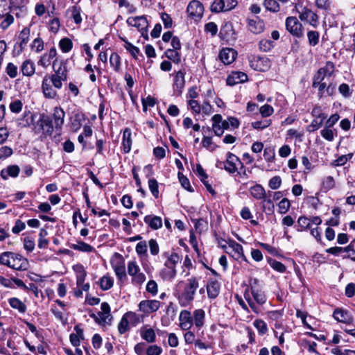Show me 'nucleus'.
Returning a JSON list of instances; mask_svg holds the SVG:
<instances>
[{
    "label": "nucleus",
    "instance_id": "f257e3e1",
    "mask_svg": "<svg viewBox=\"0 0 355 355\" xmlns=\"http://www.w3.org/2000/svg\"><path fill=\"white\" fill-rule=\"evenodd\" d=\"M0 263L16 270H26L29 266L26 258L11 252H5L1 254Z\"/></svg>",
    "mask_w": 355,
    "mask_h": 355
},
{
    "label": "nucleus",
    "instance_id": "f03ea898",
    "mask_svg": "<svg viewBox=\"0 0 355 355\" xmlns=\"http://www.w3.org/2000/svg\"><path fill=\"white\" fill-rule=\"evenodd\" d=\"M198 286V280L196 277H192L188 279L184 290L178 295V302L181 306H187L192 302Z\"/></svg>",
    "mask_w": 355,
    "mask_h": 355
},
{
    "label": "nucleus",
    "instance_id": "7ed1b4c3",
    "mask_svg": "<svg viewBox=\"0 0 355 355\" xmlns=\"http://www.w3.org/2000/svg\"><path fill=\"white\" fill-rule=\"evenodd\" d=\"M286 28L294 37L300 38L304 35L302 24L295 17H288L286 19Z\"/></svg>",
    "mask_w": 355,
    "mask_h": 355
},
{
    "label": "nucleus",
    "instance_id": "20e7f679",
    "mask_svg": "<svg viewBox=\"0 0 355 355\" xmlns=\"http://www.w3.org/2000/svg\"><path fill=\"white\" fill-rule=\"evenodd\" d=\"M238 4V0H214L210 9L213 12L229 11L234 8Z\"/></svg>",
    "mask_w": 355,
    "mask_h": 355
},
{
    "label": "nucleus",
    "instance_id": "39448f33",
    "mask_svg": "<svg viewBox=\"0 0 355 355\" xmlns=\"http://www.w3.org/2000/svg\"><path fill=\"white\" fill-rule=\"evenodd\" d=\"M227 252L237 261H247V258L243 254V248L239 243L232 241L229 243Z\"/></svg>",
    "mask_w": 355,
    "mask_h": 355
},
{
    "label": "nucleus",
    "instance_id": "423d86ee",
    "mask_svg": "<svg viewBox=\"0 0 355 355\" xmlns=\"http://www.w3.org/2000/svg\"><path fill=\"white\" fill-rule=\"evenodd\" d=\"M187 10L190 17L197 19L202 17L204 7L199 1L193 0L189 3Z\"/></svg>",
    "mask_w": 355,
    "mask_h": 355
},
{
    "label": "nucleus",
    "instance_id": "0eeeda50",
    "mask_svg": "<svg viewBox=\"0 0 355 355\" xmlns=\"http://www.w3.org/2000/svg\"><path fill=\"white\" fill-rule=\"evenodd\" d=\"M160 307V302L155 300H142L139 304V309L140 311L149 314L157 311Z\"/></svg>",
    "mask_w": 355,
    "mask_h": 355
},
{
    "label": "nucleus",
    "instance_id": "6e6552de",
    "mask_svg": "<svg viewBox=\"0 0 355 355\" xmlns=\"http://www.w3.org/2000/svg\"><path fill=\"white\" fill-rule=\"evenodd\" d=\"M238 164H240L241 167H243V164L239 158L235 155L228 153L227 154L226 161L223 162L224 168L229 173H234L238 169Z\"/></svg>",
    "mask_w": 355,
    "mask_h": 355
},
{
    "label": "nucleus",
    "instance_id": "1a4fd4ad",
    "mask_svg": "<svg viewBox=\"0 0 355 355\" xmlns=\"http://www.w3.org/2000/svg\"><path fill=\"white\" fill-rule=\"evenodd\" d=\"M185 73L182 70L178 71L175 76L173 84V94L175 96H180L185 85Z\"/></svg>",
    "mask_w": 355,
    "mask_h": 355
},
{
    "label": "nucleus",
    "instance_id": "9d476101",
    "mask_svg": "<svg viewBox=\"0 0 355 355\" xmlns=\"http://www.w3.org/2000/svg\"><path fill=\"white\" fill-rule=\"evenodd\" d=\"M237 56V52L232 48H224L219 53V58L225 64L232 63Z\"/></svg>",
    "mask_w": 355,
    "mask_h": 355
},
{
    "label": "nucleus",
    "instance_id": "9b49d317",
    "mask_svg": "<svg viewBox=\"0 0 355 355\" xmlns=\"http://www.w3.org/2000/svg\"><path fill=\"white\" fill-rule=\"evenodd\" d=\"M137 318V315L133 312H127L123 315L118 324V330L121 334L125 333L129 328V321H133Z\"/></svg>",
    "mask_w": 355,
    "mask_h": 355
},
{
    "label": "nucleus",
    "instance_id": "f8f14e48",
    "mask_svg": "<svg viewBox=\"0 0 355 355\" xmlns=\"http://www.w3.org/2000/svg\"><path fill=\"white\" fill-rule=\"evenodd\" d=\"M179 321L180 327L182 330H189L193 325V318L190 311L182 310L180 313Z\"/></svg>",
    "mask_w": 355,
    "mask_h": 355
},
{
    "label": "nucleus",
    "instance_id": "ddd939ff",
    "mask_svg": "<svg viewBox=\"0 0 355 355\" xmlns=\"http://www.w3.org/2000/svg\"><path fill=\"white\" fill-rule=\"evenodd\" d=\"M42 89L43 94L46 98H54L57 96V92L53 87L50 78H49L48 76H44L42 84Z\"/></svg>",
    "mask_w": 355,
    "mask_h": 355
},
{
    "label": "nucleus",
    "instance_id": "4468645a",
    "mask_svg": "<svg viewBox=\"0 0 355 355\" xmlns=\"http://www.w3.org/2000/svg\"><path fill=\"white\" fill-rule=\"evenodd\" d=\"M248 80V76L241 71H233L227 78V84L233 86Z\"/></svg>",
    "mask_w": 355,
    "mask_h": 355
},
{
    "label": "nucleus",
    "instance_id": "2eb2a0df",
    "mask_svg": "<svg viewBox=\"0 0 355 355\" xmlns=\"http://www.w3.org/2000/svg\"><path fill=\"white\" fill-rule=\"evenodd\" d=\"M302 21H305L313 26H316L318 24V17L309 9L304 8L299 15Z\"/></svg>",
    "mask_w": 355,
    "mask_h": 355
},
{
    "label": "nucleus",
    "instance_id": "dca6fc26",
    "mask_svg": "<svg viewBox=\"0 0 355 355\" xmlns=\"http://www.w3.org/2000/svg\"><path fill=\"white\" fill-rule=\"evenodd\" d=\"M53 68L55 71L54 76L67 78V69L65 61L55 59L53 62Z\"/></svg>",
    "mask_w": 355,
    "mask_h": 355
},
{
    "label": "nucleus",
    "instance_id": "f3484780",
    "mask_svg": "<svg viewBox=\"0 0 355 355\" xmlns=\"http://www.w3.org/2000/svg\"><path fill=\"white\" fill-rule=\"evenodd\" d=\"M220 37L227 41L231 42L236 40L235 32L233 29L232 25L230 23L225 24L220 31Z\"/></svg>",
    "mask_w": 355,
    "mask_h": 355
},
{
    "label": "nucleus",
    "instance_id": "a211bd4d",
    "mask_svg": "<svg viewBox=\"0 0 355 355\" xmlns=\"http://www.w3.org/2000/svg\"><path fill=\"white\" fill-rule=\"evenodd\" d=\"M248 24L250 31L253 33L259 34L263 32L264 30V22L258 17L249 19Z\"/></svg>",
    "mask_w": 355,
    "mask_h": 355
},
{
    "label": "nucleus",
    "instance_id": "6ab92c4d",
    "mask_svg": "<svg viewBox=\"0 0 355 355\" xmlns=\"http://www.w3.org/2000/svg\"><path fill=\"white\" fill-rule=\"evenodd\" d=\"M129 25L137 27L139 31H146L148 27V21L144 16L129 17L127 20Z\"/></svg>",
    "mask_w": 355,
    "mask_h": 355
},
{
    "label": "nucleus",
    "instance_id": "aec40b11",
    "mask_svg": "<svg viewBox=\"0 0 355 355\" xmlns=\"http://www.w3.org/2000/svg\"><path fill=\"white\" fill-rule=\"evenodd\" d=\"M333 317L340 322L350 323L352 321V316L349 311L343 309H336L334 311Z\"/></svg>",
    "mask_w": 355,
    "mask_h": 355
},
{
    "label": "nucleus",
    "instance_id": "412c9836",
    "mask_svg": "<svg viewBox=\"0 0 355 355\" xmlns=\"http://www.w3.org/2000/svg\"><path fill=\"white\" fill-rule=\"evenodd\" d=\"M251 62V66L257 71H265L270 67V62L266 58H258Z\"/></svg>",
    "mask_w": 355,
    "mask_h": 355
},
{
    "label": "nucleus",
    "instance_id": "4be33fe9",
    "mask_svg": "<svg viewBox=\"0 0 355 355\" xmlns=\"http://www.w3.org/2000/svg\"><path fill=\"white\" fill-rule=\"evenodd\" d=\"M140 336L147 343H153L156 340V334L153 329L144 326L140 329Z\"/></svg>",
    "mask_w": 355,
    "mask_h": 355
},
{
    "label": "nucleus",
    "instance_id": "5701e85b",
    "mask_svg": "<svg viewBox=\"0 0 355 355\" xmlns=\"http://www.w3.org/2000/svg\"><path fill=\"white\" fill-rule=\"evenodd\" d=\"M65 113L61 107H55L53 114V122L57 129L62 127L64 123Z\"/></svg>",
    "mask_w": 355,
    "mask_h": 355
},
{
    "label": "nucleus",
    "instance_id": "b1692460",
    "mask_svg": "<svg viewBox=\"0 0 355 355\" xmlns=\"http://www.w3.org/2000/svg\"><path fill=\"white\" fill-rule=\"evenodd\" d=\"M33 114L29 110L25 111L21 117L17 119V126L20 128L28 127L33 123Z\"/></svg>",
    "mask_w": 355,
    "mask_h": 355
},
{
    "label": "nucleus",
    "instance_id": "393cba45",
    "mask_svg": "<svg viewBox=\"0 0 355 355\" xmlns=\"http://www.w3.org/2000/svg\"><path fill=\"white\" fill-rule=\"evenodd\" d=\"M144 222L153 230H158L162 226V218L157 216H146L144 218Z\"/></svg>",
    "mask_w": 355,
    "mask_h": 355
},
{
    "label": "nucleus",
    "instance_id": "a878e982",
    "mask_svg": "<svg viewBox=\"0 0 355 355\" xmlns=\"http://www.w3.org/2000/svg\"><path fill=\"white\" fill-rule=\"evenodd\" d=\"M272 191H268L266 197L262 199V208L268 214L273 213L275 205L272 199Z\"/></svg>",
    "mask_w": 355,
    "mask_h": 355
},
{
    "label": "nucleus",
    "instance_id": "bb28decb",
    "mask_svg": "<svg viewBox=\"0 0 355 355\" xmlns=\"http://www.w3.org/2000/svg\"><path fill=\"white\" fill-rule=\"evenodd\" d=\"M205 312L200 309H196L193 313V322L197 328H201L205 323Z\"/></svg>",
    "mask_w": 355,
    "mask_h": 355
},
{
    "label": "nucleus",
    "instance_id": "cd10ccee",
    "mask_svg": "<svg viewBox=\"0 0 355 355\" xmlns=\"http://www.w3.org/2000/svg\"><path fill=\"white\" fill-rule=\"evenodd\" d=\"M207 291L209 297L216 298L220 292V285L217 281H211L207 285Z\"/></svg>",
    "mask_w": 355,
    "mask_h": 355
},
{
    "label": "nucleus",
    "instance_id": "c85d7f7f",
    "mask_svg": "<svg viewBox=\"0 0 355 355\" xmlns=\"http://www.w3.org/2000/svg\"><path fill=\"white\" fill-rule=\"evenodd\" d=\"M123 150L125 153L130 152L131 149L132 145V139H131V130L129 128H125L123 131Z\"/></svg>",
    "mask_w": 355,
    "mask_h": 355
},
{
    "label": "nucleus",
    "instance_id": "c756f323",
    "mask_svg": "<svg viewBox=\"0 0 355 355\" xmlns=\"http://www.w3.org/2000/svg\"><path fill=\"white\" fill-rule=\"evenodd\" d=\"M21 71L24 76H33L35 71L34 63L30 60H25L21 64Z\"/></svg>",
    "mask_w": 355,
    "mask_h": 355
},
{
    "label": "nucleus",
    "instance_id": "7c9ffc66",
    "mask_svg": "<svg viewBox=\"0 0 355 355\" xmlns=\"http://www.w3.org/2000/svg\"><path fill=\"white\" fill-rule=\"evenodd\" d=\"M71 248L83 252H91L95 251L93 246L83 241H78L76 243L71 244Z\"/></svg>",
    "mask_w": 355,
    "mask_h": 355
},
{
    "label": "nucleus",
    "instance_id": "2f4dec72",
    "mask_svg": "<svg viewBox=\"0 0 355 355\" xmlns=\"http://www.w3.org/2000/svg\"><path fill=\"white\" fill-rule=\"evenodd\" d=\"M251 195L258 200H262L267 194L264 188L260 184H256L250 188Z\"/></svg>",
    "mask_w": 355,
    "mask_h": 355
},
{
    "label": "nucleus",
    "instance_id": "473e14b6",
    "mask_svg": "<svg viewBox=\"0 0 355 355\" xmlns=\"http://www.w3.org/2000/svg\"><path fill=\"white\" fill-rule=\"evenodd\" d=\"M94 320L100 325H105L110 324L112 317L110 315V317H107V314L102 312H98L97 314H92L90 315Z\"/></svg>",
    "mask_w": 355,
    "mask_h": 355
},
{
    "label": "nucleus",
    "instance_id": "72a5a7b5",
    "mask_svg": "<svg viewBox=\"0 0 355 355\" xmlns=\"http://www.w3.org/2000/svg\"><path fill=\"white\" fill-rule=\"evenodd\" d=\"M112 267L116 277L121 279L125 277V264L123 260H120L116 264L112 263Z\"/></svg>",
    "mask_w": 355,
    "mask_h": 355
},
{
    "label": "nucleus",
    "instance_id": "f704fd0d",
    "mask_svg": "<svg viewBox=\"0 0 355 355\" xmlns=\"http://www.w3.org/2000/svg\"><path fill=\"white\" fill-rule=\"evenodd\" d=\"M9 304L12 308L17 309L20 313H24L26 311V306L17 297L9 299Z\"/></svg>",
    "mask_w": 355,
    "mask_h": 355
},
{
    "label": "nucleus",
    "instance_id": "c9c22d12",
    "mask_svg": "<svg viewBox=\"0 0 355 355\" xmlns=\"http://www.w3.org/2000/svg\"><path fill=\"white\" fill-rule=\"evenodd\" d=\"M263 5L270 12H277L280 10V6L277 0H264Z\"/></svg>",
    "mask_w": 355,
    "mask_h": 355
},
{
    "label": "nucleus",
    "instance_id": "e433bc0d",
    "mask_svg": "<svg viewBox=\"0 0 355 355\" xmlns=\"http://www.w3.org/2000/svg\"><path fill=\"white\" fill-rule=\"evenodd\" d=\"M176 275V270L164 267L160 271V276L164 280H172Z\"/></svg>",
    "mask_w": 355,
    "mask_h": 355
},
{
    "label": "nucleus",
    "instance_id": "4c0bfd02",
    "mask_svg": "<svg viewBox=\"0 0 355 355\" xmlns=\"http://www.w3.org/2000/svg\"><path fill=\"white\" fill-rule=\"evenodd\" d=\"M325 119L326 116H322V119H320V117H318L317 119L315 118L313 120H312L311 123L307 126V131L311 132L317 130L322 126Z\"/></svg>",
    "mask_w": 355,
    "mask_h": 355
},
{
    "label": "nucleus",
    "instance_id": "58836bf2",
    "mask_svg": "<svg viewBox=\"0 0 355 355\" xmlns=\"http://www.w3.org/2000/svg\"><path fill=\"white\" fill-rule=\"evenodd\" d=\"M335 187V181L333 177L327 176L323 178L322 182V191L327 192Z\"/></svg>",
    "mask_w": 355,
    "mask_h": 355
},
{
    "label": "nucleus",
    "instance_id": "ea45409f",
    "mask_svg": "<svg viewBox=\"0 0 355 355\" xmlns=\"http://www.w3.org/2000/svg\"><path fill=\"white\" fill-rule=\"evenodd\" d=\"M113 278L108 275H105L100 279V287L103 291H107L113 286Z\"/></svg>",
    "mask_w": 355,
    "mask_h": 355
},
{
    "label": "nucleus",
    "instance_id": "a19ab883",
    "mask_svg": "<svg viewBox=\"0 0 355 355\" xmlns=\"http://www.w3.org/2000/svg\"><path fill=\"white\" fill-rule=\"evenodd\" d=\"M110 64L115 71H119L121 67V58L116 53H112L110 57Z\"/></svg>",
    "mask_w": 355,
    "mask_h": 355
},
{
    "label": "nucleus",
    "instance_id": "79ce46f5",
    "mask_svg": "<svg viewBox=\"0 0 355 355\" xmlns=\"http://www.w3.org/2000/svg\"><path fill=\"white\" fill-rule=\"evenodd\" d=\"M334 71V65L331 62H327L324 67L318 69V72L323 76L330 77Z\"/></svg>",
    "mask_w": 355,
    "mask_h": 355
},
{
    "label": "nucleus",
    "instance_id": "37998d69",
    "mask_svg": "<svg viewBox=\"0 0 355 355\" xmlns=\"http://www.w3.org/2000/svg\"><path fill=\"white\" fill-rule=\"evenodd\" d=\"M251 293L254 300L259 304H263L266 301V297L263 292L256 290L251 286Z\"/></svg>",
    "mask_w": 355,
    "mask_h": 355
},
{
    "label": "nucleus",
    "instance_id": "c03bdc74",
    "mask_svg": "<svg viewBox=\"0 0 355 355\" xmlns=\"http://www.w3.org/2000/svg\"><path fill=\"white\" fill-rule=\"evenodd\" d=\"M76 284L80 286L85 282L86 272L82 266H76Z\"/></svg>",
    "mask_w": 355,
    "mask_h": 355
},
{
    "label": "nucleus",
    "instance_id": "a18cd8bd",
    "mask_svg": "<svg viewBox=\"0 0 355 355\" xmlns=\"http://www.w3.org/2000/svg\"><path fill=\"white\" fill-rule=\"evenodd\" d=\"M29 34H30V29L28 28H24L20 34L19 38L21 39V42L19 43V48L20 51H22L26 44L28 42L29 38Z\"/></svg>",
    "mask_w": 355,
    "mask_h": 355
},
{
    "label": "nucleus",
    "instance_id": "49530a36",
    "mask_svg": "<svg viewBox=\"0 0 355 355\" xmlns=\"http://www.w3.org/2000/svg\"><path fill=\"white\" fill-rule=\"evenodd\" d=\"M59 46L63 53H68L71 50L73 43L70 39L64 37L60 40Z\"/></svg>",
    "mask_w": 355,
    "mask_h": 355
},
{
    "label": "nucleus",
    "instance_id": "de8ad7c7",
    "mask_svg": "<svg viewBox=\"0 0 355 355\" xmlns=\"http://www.w3.org/2000/svg\"><path fill=\"white\" fill-rule=\"evenodd\" d=\"M297 231H303L311 227V220L306 216H300L297 220Z\"/></svg>",
    "mask_w": 355,
    "mask_h": 355
},
{
    "label": "nucleus",
    "instance_id": "09e8293b",
    "mask_svg": "<svg viewBox=\"0 0 355 355\" xmlns=\"http://www.w3.org/2000/svg\"><path fill=\"white\" fill-rule=\"evenodd\" d=\"M278 211L281 214H284L288 212L291 207V202L288 199L283 198L278 204Z\"/></svg>",
    "mask_w": 355,
    "mask_h": 355
},
{
    "label": "nucleus",
    "instance_id": "8fccbe9b",
    "mask_svg": "<svg viewBox=\"0 0 355 355\" xmlns=\"http://www.w3.org/2000/svg\"><path fill=\"white\" fill-rule=\"evenodd\" d=\"M321 136L329 141H332L334 139L336 135V130H332L331 128L326 126L323 130L320 131Z\"/></svg>",
    "mask_w": 355,
    "mask_h": 355
},
{
    "label": "nucleus",
    "instance_id": "3c124183",
    "mask_svg": "<svg viewBox=\"0 0 355 355\" xmlns=\"http://www.w3.org/2000/svg\"><path fill=\"white\" fill-rule=\"evenodd\" d=\"M50 78L51 83L55 89H60L62 87V82L66 81L67 78H64L60 76H56L54 75L48 76Z\"/></svg>",
    "mask_w": 355,
    "mask_h": 355
},
{
    "label": "nucleus",
    "instance_id": "603ef678",
    "mask_svg": "<svg viewBox=\"0 0 355 355\" xmlns=\"http://www.w3.org/2000/svg\"><path fill=\"white\" fill-rule=\"evenodd\" d=\"M307 37L309 44L312 46H315L319 42L320 35L317 31H310L307 33Z\"/></svg>",
    "mask_w": 355,
    "mask_h": 355
},
{
    "label": "nucleus",
    "instance_id": "864d4df0",
    "mask_svg": "<svg viewBox=\"0 0 355 355\" xmlns=\"http://www.w3.org/2000/svg\"><path fill=\"white\" fill-rule=\"evenodd\" d=\"M165 55L167 58L172 60L175 63L178 64L180 62V55L176 50L168 49L166 51Z\"/></svg>",
    "mask_w": 355,
    "mask_h": 355
},
{
    "label": "nucleus",
    "instance_id": "5fc2aeb1",
    "mask_svg": "<svg viewBox=\"0 0 355 355\" xmlns=\"http://www.w3.org/2000/svg\"><path fill=\"white\" fill-rule=\"evenodd\" d=\"M128 273L132 277L140 271V268L135 261H130L128 263Z\"/></svg>",
    "mask_w": 355,
    "mask_h": 355
},
{
    "label": "nucleus",
    "instance_id": "6e6d98bb",
    "mask_svg": "<svg viewBox=\"0 0 355 355\" xmlns=\"http://www.w3.org/2000/svg\"><path fill=\"white\" fill-rule=\"evenodd\" d=\"M23 103L21 100H15L9 105V108L12 113L18 114L22 110Z\"/></svg>",
    "mask_w": 355,
    "mask_h": 355
},
{
    "label": "nucleus",
    "instance_id": "4d7b16f0",
    "mask_svg": "<svg viewBox=\"0 0 355 355\" xmlns=\"http://www.w3.org/2000/svg\"><path fill=\"white\" fill-rule=\"evenodd\" d=\"M268 263L274 270L279 272H284L286 269V266L282 263L275 259H268Z\"/></svg>",
    "mask_w": 355,
    "mask_h": 355
},
{
    "label": "nucleus",
    "instance_id": "13d9d810",
    "mask_svg": "<svg viewBox=\"0 0 355 355\" xmlns=\"http://www.w3.org/2000/svg\"><path fill=\"white\" fill-rule=\"evenodd\" d=\"M136 252L139 256L147 255V243L145 241H140L136 245Z\"/></svg>",
    "mask_w": 355,
    "mask_h": 355
},
{
    "label": "nucleus",
    "instance_id": "bf43d9fd",
    "mask_svg": "<svg viewBox=\"0 0 355 355\" xmlns=\"http://www.w3.org/2000/svg\"><path fill=\"white\" fill-rule=\"evenodd\" d=\"M31 49L36 53H40L44 49V41L40 37L35 38L31 44Z\"/></svg>",
    "mask_w": 355,
    "mask_h": 355
},
{
    "label": "nucleus",
    "instance_id": "052dcab7",
    "mask_svg": "<svg viewBox=\"0 0 355 355\" xmlns=\"http://www.w3.org/2000/svg\"><path fill=\"white\" fill-rule=\"evenodd\" d=\"M253 324H254V326L256 327V329L259 332V334L263 335L267 332V331H268L267 325L263 320H255L254 321Z\"/></svg>",
    "mask_w": 355,
    "mask_h": 355
},
{
    "label": "nucleus",
    "instance_id": "680f3d73",
    "mask_svg": "<svg viewBox=\"0 0 355 355\" xmlns=\"http://www.w3.org/2000/svg\"><path fill=\"white\" fill-rule=\"evenodd\" d=\"M148 187L150 190L152 194L155 198H158L159 196V190H158V183L155 179H150L148 180Z\"/></svg>",
    "mask_w": 355,
    "mask_h": 355
},
{
    "label": "nucleus",
    "instance_id": "e2e57ef3",
    "mask_svg": "<svg viewBox=\"0 0 355 355\" xmlns=\"http://www.w3.org/2000/svg\"><path fill=\"white\" fill-rule=\"evenodd\" d=\"M14 21V17L10 14L6 13L1 21L0 26L3 30L7 29Z\"/></svg>",
    "mask_w": 355,
    "mask_h": 355
},
{
    "label": "nucleus",
    "instance_id": "0e129e2a",
    "mask_svg": "<svg viewBox=\"0 0 355 355\" xmlns=\"http://www.w3.org/2000/svg\"><path fill=\"white\" fill-rule=\"evenodd\" d=\"M263 157L267 162H272L275 157L274 148L271 147L266 148L263 151Z\"/></svg>",
    "mask_w": 355,
    "mask_h": 355
},
{
    "label": "nucleus",
    "instance_id": "69168bd1",
    "mask_svg": "<svg viewBox=\"0 0 355 355\" xmlns=\"http://www.w3.org/2000/svg\"><path fill=\"white\" fill-rule=\"evenodd\" d=\"M282 184V179L279 176L272 177L268 182L269 187L272 190H276L280 187Z\"/></svg>",
    "mask_w": 355,
    "mask_h": 355
},
{
    "label": "nucleus",
    "instance_id": "338daca9",
    "mask_svg": "<svg viewBox=\"0 0 355 355\" xmlns=\"http://www.w3.org/2000/svg\"><path fill=\"white\" fill-rule=\"evenodd\" d=\"M259 112L263 117H267L272 114L274 110L271 105L266 104L259 108Z\"/></svg>",
    "mask_w": 355,
    "mask_h": 355
},
{
    "label": "nucleus",
    "instance_id": "774afa93",
    "mask_svg": "<svg viewBox=\"0 0 355 355\" xmlns=\"http://www.w3.org/2000/svg\"><path fill=\"white\" fill-rule=\"evenodd\" d=\"M162 349L160 347L153 345L146 349V355H160Z\"/></svg>",
    "mask_w": 355,
    "mask_h": 355
}]
</instances>
